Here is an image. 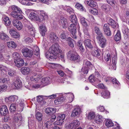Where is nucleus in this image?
Returning <instances> with one entry per match:
<instances>
[{
    "label": "nucleus",
    "mask_w": 129,
    "mask_h": 129,
    "mask_svg": "<svg viewBox=\"0 0 129 129\" xmlns=\"http://www.w3.org/2000/svg\"><path fill=\"white\" fill-rule=\"evenodd\" d=\"M58 47V44H53L49 48V51L45 53V56L46 58L48 59H56L58 52L57 50L59 49Z\"/></svg>",
    "instance_id": "nucleus-1"
},
{
    "label": "nucleus",
    "mask_w": 129,
    "mask_h": 129,
    "mask_svg": "<svg viewBox=\"0 0 129 129\" xmlns=\"http://www.w3.org/2000/svg\"><path fill=\"white\" fill-rule=\"evenodd\" d=\"M9 9H11L12 11L11 12V15L14 18L18 19L21 20L24 17L21 14L22 11L20 8L15 5H12L9 7Z\"/></svg>",
    "instance_id": "nucleus-2"
},
{
    "label": "nucleus",
    "mask_w": 129,
    "mask_h": 129,
    "mask_svg": "<svg viewBox=\"0 0 129 129\" xmlns=\"http://www.w3.org/2000/svg\"><path fill=\"white\" fill-rule=\"evenodd\" d=\"M67 58L75 62H79L80 60V56L72 51H69L67 54Z\"/></svg>",
    "instance_id": "nucleus-3"
},
{
    "label": "nucleus",
    "mask_w": 129,
    "mask_h": 129,
    "mask_svg": "<svg viewBox=\"0 0 129 129\" xmlns=\"http://www.w3.org/2000/svg\"><path fill=\"white\" fill-rule=\"evenodd\" d=\"M40 14L43 17V18L42 19H40L38 17V12H33V19L37 21L41 22L43 19H45L47 18L48 16L45 12L43 10H41L40 11Z\"/></svg>",
    "instance_id": "nucleus-4"
},
{
    "label": "nucleus",
    "mask_w": 129,
    "mask_h": 129,
    "mask_svg": "<svg viewBox=\"0 0 129 129\" xmlns=\"http://www.w3.org/2000/svg\"><path fill=\"white\" fill-rule=\"evenodd\" d=\"M77 26L78 29V31L79 32V30L80 28V26L79 24H71L70 26L68 27L69 30L72 34V37L75 39H76V37L75 35V33L76 32V26Z\"/></svg>",
    "instance_id": "nucleus-5"
},
{
    "label": "nucleus",
    "mask_w": 129,
    "mask_h": 129,
    "mask_svg": "<svg viewBox=\"0 0 129 129\" xmlns=\"http://www.w3.org/2000/svg\"><path fill=\"white\" fill-rule=\"evenodd\" d=\"M105 80L107 83L111 81L113 86L115 88H119L120 86V84L119 82L116 79L110 77H106L105 78Z\"/></svg>",
    "instance_id": "nucleus-6"
},
{
    "label": "nucleus",
    "mask_w": 129,
    "mask_h": 129,
    "mask_svg": "<svg viewBox=\"0 0 129 129\" xmlns=\"http://www.w3.org/2000/svg\"><path fill=\"white\" fill-rule=\"evenodd\" d=\"M80 123L78 120H73L71 123L66 124V126L67 129H75L79 125Z\"/></svg>",
    "instance_id": "nucleus-7"
},
{
    "label": "nucleus",
    "mask_w": 129,
    "mask_h": 129,
    "mask_svg": "<svg viewBox=\"0 0 129 129\" xmlns=\"http://www.w3.org/2000/svg\"><path fill=\"white\" fill-rule=\"evenodd\" d=\"M13 122L19 126L21 125L22 124L23 122V120L22 117L20 114L17 113L14 115L13 118Z\"/></svg>",
    "instance_id": "nucleus-8"
},
{
    "label": "nucleus",
    "mask_w": 129,
    "mask_h": 129,
    "mask_svg": "<svg viewBox=\"0 0 129 129\" xmlns=\"http://www.w3.org/2000/svg\"><path fill=\"white\" fill-rule=\"evenodd\" d=\"M65 118V115L64 114L59 115L57 117V120L54 123L55 125H61L64 122V119Z\"/></svg>",
    "instance_id": "nucleus-9"
},
{
    "label": "nucleus",
    "mask_w": 129,
    "mask_h": 129,
    "mask_svg": "<svg viewBox=\"0 0 129 129\" xmlns=\"http://www.w3.org/2000/svg\"><path fill=\"white\" fill-rule=\"evenodd\" d=\"M57 72L59 75L61 77H64V78H61L59 80L60 81H59L61 83H69V82L68 81V80L67 79L66 75L65 74L62 70L57 71Z\"/></svg>",
    "instance_id": "nucleus-10"
},
{
    "label": "nucleus",
    "mask_w": 129,
    "mask_h": 129,
    "mask_svg": "<svg viewBox=\"0 0 129 129\" xmlns=\"http://www.w3.org/2000/svg\"><path fill=\"white\" fill-rule=\"evenodd\" d=\"M22 52L25 57H31L32 56V50L27 48H23L21 50Z\"/></svg>",
    "instance_id": "nucleus-11"
},
{
    "label": "nucleus",
    "mask_w": 129,
    "mask_h": 129,
    "mask_svg": "<svg viewBox=\"0 0 129 129\" xmlns=\"http://www.w3.org/2000/svg\"><path fill=\"white\" fill-rule=\"evenodd\" d=\"M58 22L60 25L63 27H67L69 24L68 20L66 18L62 16L60 17V20Z\"/></svg>",
    "instance_id": "nucleus-12"
},
{
    "label": "nucleus",
    "mask_w": 129,
    "mask_h": 129,
    "mask_svg": "<svg viewBox=\"0 0 129 129\" xmlns=\"http://www.w3.org/2000/svg\"><path fill=\"white\" fill-rule=\"evenodd\" d=\"M12 23L13 26L18 30H21L22 28V25L21 22L18 20L13 19Z\"/></svg>",
    "instance_id": "nucleus-13"
},
{
    "label": "nucleus",
    "mask_w": 129,
    "mask_h": 129,
    "mask_svg": "<svg viewBox=\"0 0 129 129\" xmlns=\"http://www.w3.org/2000/svg\"><path fill=\"white\" fill-rule=\"evenodd\" d=\"M18 99V96L16 95H11L9 97L6 98L5 100L6 103H12L16 102Z\"/></svg>",
    "instance_id": "nucleus-14"
},
{
    "label": "nucleus",
    "mask_w": 129,
    "mask_h": 129,
    "mask_svg": "<svg viewBox=\"0 0 129 129\" xmlns=\"http://www.w3.org/2000/svg\"><path fill=\"white\" fill-rule=\"evenodd\" d=\"M46 96L40 95L37 97V101L38 103L40 104L41 105H43L45 104L46 102L45 101V99H47Z\"/></svg>",
    "instance_id": "nucleus-15"
},
{
    "label": "nucleus",
    "mask_w": 129,
    "mask_h": 129,
    "mask_svg": "<svg viewBox=\"0 0 129 129\" xmlns=\"http://www.w3.org/2000/svg\"><path fill=\"white\" fill-rule=\"evenodd\" d=\"M51 80L50 78L48 77L42 78L41 81V84L42 85L41 87H43L50 84Z\"/></svg>",
    "instance_id": "nucleus-16"
},
{
    "label": "nucleus",
    "mask_w": 129,
    "mask_h": 129,
    "mask_svg": "<svg viewBox=\"0 0 129 129\" xmlns=\"http://www.w3.org/2000/svg\"><path fill=\"white\" fill-rule=\"evenodd\" d=\"M97 39L100 41V46L102 48H104L106 44V40L103 35L100 37H97Z\"/></svg>",
    "instance_id": "nucleus-17"
},
{
    "label": "nucleus",
    "mask_w": 129,
    "mask_h": 129,
    "mask_svg": "<svg viewBox=\"0 0 129 129\" xmlns=\"http://www.w3.org/2000/svg\"><path fill=\"white\" fill-rule=\"evenodd\" d=\"M102 10L107 13H109L112 10L111 6L107 4H103L101 7Z\"/></svg>",
    "instance_id": "nucleus-18"
},
{
    "label": "nucleus",
    "mask_w": 129,
    "mask_h": 129,
    "mask_svg": "<svg viewBox=\"0 0 129 129\" xmlns=\"http://www.w3.org/2000/svg\"><path fill=\"white\" fill-rule=\"evenodd\" d=\"M81 112V110L79 107H77L73 110L71 116L72 117H74L79 115Z\"/></svg>",
    "instance_id": "nucleus-19"
},
{
    "label": "nucleus",
    "mask_w": 129,
    "mask_h": 129,
    "mask_svg": "<svg viewBox=\"0 0 129 129\" xmlns=\"http://www.w3.org/2000/svg\"><path fill=\"white\" fill-rule=\"evenodd\" d=\"M103 29L106 35L109 36H111V31L109 28V25L108 24H105L103 27Z\"/></svg>",
    "instance_id": "nucleus-20"
},
{
    "label": "nucleus",
    "mask_w": 129,
    "mask_h": 129,
    "mask_svg": "<svg viewBox=\"0 0 129 129\" xmlns=\"http://www.w3.org/2000/svg\"><path fill=\"white\" fill-rule=\"evenodd\" d=\"M9 33L11 36L13 38L18 39H19L20 35L18 32L13 29H11Z\"/></svg>",
    "instance_id": "nucleus-21"
},
{
    "label": "nucleus",
    "mask_w": 129,
    "mask_h": 129,
    "mask_svg": "<svg viewBox=\"0 0 129 129\" xmlns=\"http://www.w3.org/2000/svg\"><path fill=\"white\" fill-rule=\"evenodd\" d=\"M8 112L7 107L6 105L2 106L0 110V113L2 115L6 116L8 113Z\"/></svg>",
    "instance_id": "nucleus-22"
},
{
    "label": "nucleus",
    "mask_w": 129,
    "mask_h": 129,
    "mask_svg": "<svg viewBox=\"0 0 129 129\" xmlns=\"http://www.w3.org/2000/svg\"><path fill=\"white\" fill-rule=\"evenodd\" d=\"M14 62L15 66L18 67H20L22 66L24 63V60L21 58L14 60Z\"/></svg>",
    "instance_id": "nucleus-23"
},
{
    "label": "nucleus",
    "mask_w": 129,
    "mask_h": 129,
    "mask_svg": "<svg viewBox=\"0 0 129 129\" xmlns=\"http://www.w3.org/2000/svg\"><path fill=\"white\" fill-rule=\"evenodd\" d=\"M103 120V117L99 114L95 115L94 118V121L97 123H100L102 122Z\"/></svg>",
    "instance_id": "nucleus-24"
},
{
    "label": "nucleus",
    "mask_w": 129,
    "mask_h": 129,
    "mask_svg": "<svg viewBox=\"0 0 129 129\" xmlns=\"http://www.w3.org/2000/svg\"><path fill=\"white\" fill-rule=\"evenodd\" d=\"M39 31L42 36H44L46 31V28L45 25H42L39 27Z\"/></svg>",
    "instance_id": "nucleus-25"
},
{
    "label": "nucleus",
    "mask_w": 129,
    "mask_h": 129,
    "mask_svg": "<svg viewBox=\"0 0 129 129\" xmlns=\"http://www.w3.org/2000/svg\"><path fill=\"white\" fill-rule=\"evenodd\" d=\"M101 94L102 96L104 98L108 99L110 97V93L106 89H103Z\"/></svg>",
    "instance_id": "nucleus-26"
},
{
    "label": "nucleus",
    "mask_w": 129,
    "mask_h": 129,
    "mask_svg": "<svg viewBox=\"0 0 129 129\" xmlns=\"http://www.w3.org/2000/svg\"><path fill=\"white\" fill-rule=\"evenodd\" d=\"M30 69L27 67H22L20 69V71L22 73L25 75L28 74L30 72Z\"/></svg>",
    "instance_id": "nucleus-27"
},
{
    "label": "nucleus",
    "mask_w": 129,
    "mask_h": 129,
    "mask_svg": "<svg viewBox=\"0 0 129 129\" xmlns=\"http://www.w3.org/2000/svg\"><path fill=\"white\" fill-rule=\"evenodd\" d=\"M56 111V109L54 108L48 107L45 109V112L48 114H50L51 113H54Z\"/></svg>",
    "instance_id": "nucleus-28"
},
{
    "label": "nucleus",
    "mask_w": 129,
    "mask_h": 129,
    "mask_svg": "<svg viewBox=\"0 0 129 129\" xmlns=\"http://www.w3.org/2000/svg\"><path fill=\"white\" fill-rule=\"evenodd\" d=\"M91 40L90 39H88L85 40L84 41V44L86 48L89 49H91L92 48V46L90 42Z\"/></svg>",
    "instance_id": "nucleus-29"
},
{
    "label": "nucleus",
    "mask_w": 129,
    "mask_h": 129,
    "mask_svg": "<svg viewBox=\"0 0 129 129\" xmlns=\"http://www.w3.org/2000/svg\"><path fill=\"white\" fill-rule=\"evenodd\" d=\"M89 81L91 82H95L97 83H99L101 82V81L99 79H96L93 75H91L89 77Z\"/></svg>",
    "instance_id": "nucleus-30"
},
{
    "label": "nucleus",
    "mask_w": 129,
    "mask_h": 129,
    "mask_svg": "<svg viewBox=\"0 0 129 129\" xmlns=\"http://www.w3.org/2000/svg\"><path fill=\"white\" fill-rule=\"evenodd\" d=\"M0 39L6 41L9 40V37L8 35L5 33L0 32Z\"/></svg>",
    "instance_id": "nucleus-31"
},
{
    "label": "nucleus",
    "mask_w": 129,
    "mask_h": 129,
    "mask_svg": "<svg viewBox=\"0 0 129 129\" xmlns=\"http://www.w3.org/2000/svg\"><path fill=\"white\" fill-rule=\"evenodd\" d=\"M39 53V47L36 45H35L33 47V55L34 54L38 56Z\"/></svg>",
    "instance_id": "nucleus-32"
},
{
    "label": "nucleus",
    "mask_w": 129,
    "mask_h": 129,
    "mask_svg": "<svg viewBox=\"0 0 129 129\" xmlns=\"http://www.w3.org/2000/svg\"><path fill=\"white\" fill-rule=\"evenodd\" d=\"M79 18L80 19V22L81 24L84 26H88V25L86 21V19L81 16H80Z\"/></svg>",
    "instance_id": "nucleus-33"
},
{
    "label": "nucleus",
    "mask_w": 129,
    "mask_h": 129,
    "mask_svg": "<svg viewBox=\"0 0 129 129\" xmlns=\"http://www.w3.org/2000/svg\"><path fill=\"white\" fill-rule=\"evenodd\" d=\"M50 39L51 42L55 40L56 39L58 40V38L57 35L54 33H51L49 35Z\"/></svg>",
    "instance_id": "nucleus-34"
},
{
    "label": "nucleus",
    "mask_w": 129,
    "mask_h": 129,
    "mask_svg": "<svg viewBox=\"0 0 129 129\" xmlns=\"http://www.w3.org/2000/svg\"><path fill=\"white\" fill-rule=\"evenodd\" d=\"M85 3L87 4L88 5L91 7H95L97 4L95 2L92 0L86 1L85 2Z\"/></svg>",
    "instance_id": "nucleus-35"
},
{
    "label": "nucleus",
    "mask_w": 129,
    "mask_h": 129,
    "mask_svg": "<svg viewBox=\"0 0 129 129\" xmlns=\"http://www.w3.org/2000/svg\"><path fill=\"white\" fill-rule=\"evenodd\" d=\"M83 66L86 67L89 69L92 68L93 67V65L91 63L87 60L84 61Z\"/></svg>",
    "instance_id": "nucleus-36"
},
{
    "label": "nucleus",
    "mask_w": 129,
    "mask_h": 129,
    "mask_svg": "<svg viewBox=\"0 0 129 129\" xmlns=\"http://www.w3.org/2000/svg\"><path fill=\"white\" fill-rule=\"evenodd\" d=\"M70 18L71 22L73 24H77V19L76 16L74 14H72L70 16Z\"/></svg>",
    "instance_id": "nucleus-37"
},
{
    "label": "nucleus",
    "mask_w": 129,
    "mask_h": 129,
    "mask_svg": "<svg viewBox=\"0 0 129 129\" xmlns=\"http://www.w3.org/2000/svg\"><path fill=\"white\" fill-rule=\"evenodd\" d=\"M14 84L16 87L20 88L21 86L22 83L19 79H16L14 81Z\"/></svg>",
    "instance_id": "nucleus-38"
},
{
    "label": "nucleus",
    "mask_w": 129,
    "mask_h": 129,
    "mask_svg": "<svg viewBox=\"0 0 129 129\" xmlns=\"http://www.w3.org/2000/svg\"><path fill=\"white\" fill-rule=\"evenodd\" d=\"M7 44L8 47L11 49L15 48L16 47V45L14 42L13 41L7 42Z\"/></svg>",
    "instance_id": "nucleus-39"
},
{
    "label": "nucleus",
    "mask_w": 129,
    "mask_h": 129,
    "mask_svg": "<svg viewBox=\"0 0 129 129\" xmlns=\"http://www.w3.org/2000/svg\"><path fill=\"white\" fill-rule=\"evenodd\" d=\"M11 60V59L10 57V56L8 55L6 56L4 58H3V61L7 64H9L12 63Z\"/></svg>",
    "instance_id": "nucleus-40"
},
{
    "label": "nucleus",
    "mask_w": 129,
    "mask_h": 129,
    "mask_svg": "<svg viewBox=\"0 0 129 129\" xmlns=\"http://www.w3.org/2000/svg\"><path fill=\"white\" fill-rule=\"evenodd\" d=\"M63 8L64 10H66L70 14L74 13V10L70 7L66 6L63 7Z\"/></svg>",
    "instance_id": "nucleus-41"
},
{
    "label": "nucleus",
    "mask_w": 129,
    "mask_h": 129,
    "mask_svg": "<svg viewBox=\"0 0 129 129\" xmlns=\"http://www.w3.org/2000/svg\"><path fill=\"white\" fill-rule=\"evenodd\" d=\"M58 48L59 49L57 50L58 52L57 53V57H59V58L63 59L64 58V54L62 53V52L60 49V48L59 45Z\"/></svg>",
    "instance_id": "nucleus-42"
},
{
    "label": "nucleus",
    "mask_w": 129,
    "mask_h": 129,
    "mask_svg": "<svg viewBox=\"0 0 129 129\" xmlns=\"http://www.w3.org/2000/svg\"><path fill=\"white\" fill-rule=\"evenodd\" d=\"M100 50L98 48H96L92 51L91 52L92 55L94 56L98 57L100 55Z\"/></svg>",
    "instance_id": "nucleus-43"
},
{
    "label": "nucleus",
    "mask_w": 129,
    "mask_h": 129,
    "mask_svg": "<svg viewBox=\"0 0 129 129\" xmlns=\"http://www.w3.org/2000/svg\"><path fill=\"white\" fill-rule=\"evenodd\" d=\"M105 124L108 127H110L114 125V124L112 120L109 119L106 120Z\"/></svg>",
    "instance_id": "nucleus-44"
},
{
    "label": "nucleus",
    "mask_w": 129,
    "mask_h": 129,
    "mask_svg": "<svg viewBox=\"0 0 129 129\" xmlns=\"http://www.w3.org/2000/svg\"><path fill=\"white\" fill-rule=\"evenodd\" d=\"M64 100L63 97H61L60 98H58L55 100L54 101L55 104L56 105H58L61 104Z\"/></svg>",
    "instance_id": "nucleus-45"
},
{
    "label": "nucleus",
    "mask_w": 129,
    "mask_h": 129,
    "mask_svg": "<svg viewBox=\"0 0 129 129\" xmlns=\"http://www.w3.org/2000/svg\"><path fill=\"white\" fill-rule=\"evenodd\" d=\"M117 30L116 34L115 36L114 40L116 41H118L120 40L121 37L120 31Z\"/></svg>",
    "instance_id": "nucleus-46"
},
{
    "label": "nucleus",
    "mask_w": 129,
    "mask_h": 129,
    "mask_svg": "<svg viewBox=\"0 0 129 129\" xmlns=\"http://www.w3.org/2000/svg\"><path fill=\"white\" fill-rule=\"evenodd\" d=\"M9 77H2L0 78V83H8L9 82Z\"/></svg>",
    "instance_id": "nucleus-47"
},
{
    "label": "nucleus",
    "mask_w": 129,
    "mask_h": 129,
    "mask_svg": "<svg viewBox=\"0 0 129 129\" xmlns=\"http://www.w3.org/2000/svg\"><path fill=\"white\" fill-rule=\"evenodd\" d=\"M75 7L81 11H83L84 8L82 5L78 3H77L75 5Z\"/></svg>",
    "instance_id": "nucleus-48"
},
{
    "label": "nucleus",
    "mask_w": 129,
    "mask_h": 129,
    "mask_svg": "<svg viewBox=\"0 0 129 129\" xmlns=\"http://www.w3.org/2000/svg\"><path fill=\"white\" fill-rule=\"evenodd\" d=\"M89 69L87 68L86 67L84 66H83L81 70V73L83 74H87L88 72Z\"/></svg>",
    "instance_id": "nucleus-49"
},
{
    "label": "nucleus",
    "mask_w": 129,
    "mask_h": 129,
    "mask_svg": "<svg viewBox=\"0 0 129 129\" xmlns=\"http://www.w3.org/2000/svg\"><path fill=\"white\" fill-rule=\"evenodd\" d=\"M50 66L53 69H59L61 68V66L60 65L53 63L50 64Z\"/></svg>",
    "instance_id": "nucleus-50"
},
{
    "label": "nucleus",
    "mask_w": 129,
    "mask_h": 129,
    "mask_svg": "<svg viewBox=\"0 0 129 129\" xmlns=\"http://www.w3.org/2000/svg\"><path fill=\"white\" fill-rule=\"evenodd\" d=\"M68 44L69 46L71 47H73L74 45V41L71 38L69 37L68 39Z\"/></svg>",
    "instance_id": "nucleus-51"
},
{
    "label": "nucleus",
    "mask_w": 129,
    "mask_h": 129,
    "mask_svg": "<svg viewBox=\"0 0 129 129\" xmlns=\"http://www.w3.org/2000/svg\"><path fill=\"white\" fill-rule=\"evenodd\" d=\"M112 68H111L112 69L114 70H115L116 68V57L115 56L112 58Z\"/></svg>",
    "instance_id": "nucleus-52"
},
{
    "label": "nucleus",
    "mask_w": 129,
    "mask_h": 129,
    "mask_svg": "<svg viewBox=\"0 0 129 129\" xmlns=\"http://www.w3.org/2000/svg\"><path fill=\"white\" fill-rule=\"evenodd\" d=\"M94 30L95 33L98 35V37H100V36L103 35L102 33L98 27L95 26L94 28Z\"/></svg>",
    "instance_id": "nucleus-53"
},
{
    "label": "nucleus",
    "mask_w": 129,
    "mask_h": 129,
    "mask_svg": "<svg viewBox=\"0 0 129 129\" xmlns=\"http://www.w3.org/2000/svg\"><path fill=\"white\" fill-rule=\"evenodd\" d=\"M83 42L81 40H79L77 43V45L79 47V49L82 52L84 51V49L82 46Z\"/></svg>",
    "instance_id": "nucleus-54"
},
{
    "label": "nucleus",
    "mask_w": 129,
    "mask_h": 129,
    "mask_svg": "<svg viewBox=\"0 0 129 129\" xmlns=\"http://www.w3.org/2000/svg\"><path fill=\"white\" fill-rule=\"evenodd\" d=\"M122 31L123 34L127 35L129 33V30L126 26H123L122 28Z\"/></svg>",
    "instance_id": "nucleus-55"
},
{
    "label": "nucleus",
    "mask_w": 129,
    "mask_h": 129,
    "mask_svg": "<svg viewBox=\"0 0 129 129\" xmlns=\"http://www.w3.org/2000/svg\"><path fill=\"white\" fill-rule=\"evenodd\" d=\"M97 110L101 112L104 111L106 114L108 113V112L105 109L104 107L103 106H100L98 107L97 108Z\"/></svg>",
    "instance_id": "nucleus-56"
},
{
    "label": "nucleus",
    "mask_w": 129,
    "mask_h": 129,
    "mask_svg": "<svg viewBox=\"0 0 129 129\" xmlns=\"http://www.w3.org/2000/svg\"><path fill=\"white\" fill-rule=\"evenodd\" d=\"M83 29V31L85 34L88 36V37H89L90 35L88 30V26L84 27Z\"/></svg>",
    "instance_id": "nucleus-57"
},
{
    "label": "nucleus",
    "mask_w": 129,
    "mask_h": 129,
    "mask_svg": "<svg viewBox=\"0 0 129 129\" xmlns=\"http://www.w3.org/2000/svg\"><path fill=\"white\" fill-rule=\"evenodd\" d=\"M35 116L38 120L40 121L42 120V115L41 113L38 112L36 113Z\"/></svg>",
    "instance_id": "nucleus-58"
},
{
    "label": "nucleus",
    "mask_w": 129,
    "mask_h": 129,
    "mask_svg": "<svg viewBox=\"0 0 129 129\" xmlns=\"http://www.w3.org/2000/svg\"><path fill=\"white\" fill-rule=\"evenodd\" d=\"M95 116V113L93 112H91L88 114V117L89 119H94Z\"/></svg>",
    "instance_id": "nucleus-59"
},
{
    "label": "nucleus",
    "mask_w": 129,
    "mask_h": 129,
    "mask_svg": "<svg viewBox=\"0 0 129 129\" xmlns=\"http://www.w3.org/2000/svg\"><path fill=\"white\" fill-rule=\"evenodd\" d=\"M107 3L112 7H114L116 4V3L115 0H106Z\"/></svg>",
    "instance_id": "nucleus-60"
},
{
    "label": "nucleus",
    "mask_w": 129,
    "mask_h": 129,
    "mask_svg": "<svg viewBox=\"0 0 129 129\" xmlns=\"http://www.w3.org/2000/svg\"><path fill=\"white\" fill-rule=\"evenodd\" d=\"M25 26L28 28L29 30H32V25L31 23L29 21H27L26 23H25Z\"/></svg>",
    "instance_id": "nucleus-61"
},
{
    "label": "nucleus",
    "mask_w": 129,
    "mask_h": 129,
    "mask_svg": "<svg viewBox=\"0 0 129 129\" xmlns=\"http://www.w3.org/2000/svg\"><path fill=\"white\" fill-rule=\"evenodd\" d=\"M12 56L14 58V60L20 58V56L19 55V54L16 52L12 54Z\"/></svg>",
    "instance_id": "nucleus-62"
},
{
    "label": "nucleus",
    "mask_w": 129,
    "mask_h": 129,
    "mask_svg": "<svg viewBox=\"0 0 129 129\" xmlns=\"http://www.w3.org/2000/svg\"><path fill=\"white\" fill-rule=\"evenodd\" d=\"M16 73V71L14 70L10 69L8 71V74L10 76H14Z\"/></svg>",
    "instance_id": "nucleus-63"
},
{
    "label": "nucleus",
    "mask_w": 129,
    "mask_h": 129,
    "mask_svg": "<svg viewBox=\"0 0 129 129\" xmlns=\"http://www.w3.org/2000/svg\"><path fill=\"white\" fill-rule=\"evenodd\" d=\"M104 59L107 62H111V57L109 53L105 56Z\"/></svg>",
    "instance_id": "nucleus-64"
}]
</instances>
